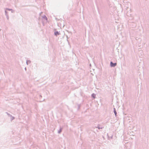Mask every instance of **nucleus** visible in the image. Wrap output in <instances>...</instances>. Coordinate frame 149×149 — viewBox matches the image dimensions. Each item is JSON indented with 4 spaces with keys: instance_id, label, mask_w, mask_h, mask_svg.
Instances as JSON below:
<instances>
[{
    "instance_id": "f257e3e1",
    "label": "nucleus",
    "mask_w": 149,
    "mask_h": 149,
    "mask_svg": "<svg viewBox=\"0 0 149 149\" xmlns=\"http://www.w3.org/2000/svg\"><path fill=\"white\" fill-rule=\"evenodd\" d=\"M110 65L112 67H114L116 65V63H114L111 62L110 63Z\"/></svg>"
},
{
    "instance_id": "f03ea898",
    "label": "nucleus",
    "mask_w": 149,
    "mask_h": 149,
    "mask_svg": "<svg viewBox=\"0 0 149 149\" xmlns=\"http://www.w3.org/2000/svg\"><path fill=\"white\" fill-rule=\"evenodd\" d=\"M114 113H115V115H116V111H115H115H114Z\"/></svg>"
},
{
    "instance_id": "7ed1b4c3",
    "label": "nucleus",
    "mask_w": 149,
    "mask_h": 149,
    "mask_svg": "<svg viewBox=\"0 0 149 149\" xmlns=\"http://www.w3.org/2000/svg\"><path fill=\"white\" fill-rule=\"evenodd\" d=\"M93 95H92L93 96Z\"/></svg>"
},
{
    "instance_id": "20e7f679",
    "label": "nucleus",
    "mask_w": 149,
    "mask_h": 149,
    "mask_svg": "<svg viewBox=\"0 0 149 149\" xmlns=\"http://www.w3.org/2000/svg\"><path fill=\"white\" fill-rule=\"evenodd\" d=\"M58 33V32H57V33H56V34H57Z\"/></svg>"
},
{
    "instance_id": "39448f33",
    "label": "nucleus",
    "mask_w": 149,
    "mask_h": 149,
    "mask_svg": "<svg viewBox=\"0 0 149 149\" xmlns=\"http://www.w3.org/2000/svg\"><path fill=\"white\" fill-rule=\"evenodd\" d=\"M58 33V32H57V33H56V34H57Z\"/></svg>"
}]
</instances>
